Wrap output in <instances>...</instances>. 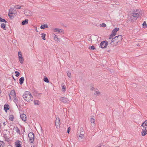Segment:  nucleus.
Here are the masks:
<instances>
[{
    "instance_id": "obj_33",
    "label": "nucleus",
    "mask_w": 147,
    "mask_h": 147,
    "mask_svg": "<svg viewBox=\"0 0 147 147\" xmlns=\"http://www.w3.org/2000/svg\"><path fill=\"white\" fill-rule=\"evenodd\" d=\"M15 73L16 74L15 75V76L16 77H18L19 76L20 74V73L18 71H15Z\"/></svg>"
},
{
    "instance_id": "obj_2",
    "label": "nucleus",
    "mask_w": 147,
    "mask_h": 147,
    "mask_svg": "<svg viewBox=\"0 0 147 147\" xmlns=\"http://www.w3.org/2000/svg\"><path fill=\"white\" fill-rule=\"evenodd\" d=\"M119 37V41H121L122 39V36L121 35H119L118 36H115L114 38H113L111 40V42L110 43L111 45V46L114 47L117 46L118 42V40H117V38Z\"/></svg>"
},
{
    "instance_id": "obj_23",
    "label": "nucleus",
    "mask_w": 147,
    "mask_h": 147,
    "mask_svg": "<svg viewBox=\"0 0 147 147\" xmlns=\"http://www.w3.org/2000/svg\"><path fill=\"white\" fill-rule=\"evenodd\" d=\"M15 129L16 132L19 134H20V131L18 128L17 127H16L15 128Z\"/></svg>"
},
{
    "instance_id": "obj_27",
    "label": "nucleus",
    "mask_w": 147,
    "mask_h": 147,
    "mask_svg": "<svg viewBox=\"0 0 147 147\" xmlns=\"http://www.w3.org/2000/svg\"><path fill=\"white\" fill-rule=\"evenodd\" d=\"M13 115H11L9 116V119L10 120L13 121Z\"/></svg>"
},
{
    "instance_id": "obj_46",
    "label": "nucleus",
    "mask_w": 147,
    "mask_h": 147,
    "mask_svg": "<svg viewBox=\"0 0 147 147\" xmlns=\"http://www.w3.org/2000/svg\"><path fill=\"white\" fill-rule=\"evenodd\" d=\"M119 37H118V38H117V40H118V42H119V41H119Z\"/></svg>"
},
{
    "instance_id": "obj_14",
    "label": "nucleus",
    "mask_w": 147,
    "mask_h": 147,
    "mask_svg": "<svg viewBox=\"0 0 147 147\" xmlns=\"http://www.w3.org/2000/svg\"><path fill=\"white\" fill-rule=\"evenodd\" d=\"M15 143L16 147H21V145L20 144V141L19 140H17Z\"/></svg>"
},
{
    "instance_id": "obj_1",
    "label": "nucleus",
    "mask_w": 147,
    "mask_h": 147,
    "mask_svg": "<svg viewBox=\"0 0 147 147\" xmlns=\"http://www.w3.org/2000/svg\"><path fill=\"white\" fill-rule=\"evenodd\" d=\"M23 98L27 102H30L32 101L33 98L31 93L28 91H26L23 95Z\"/></svg>"
},
{
    "instance_id": "obj_36",
    "label": "nucleus",
    "mask_w": 147,
    "mask_h": 147,
    "mask_svg": "<svg viewBox=\"0 0 147 147\" xmlns=\"http://www.w3.org/2000/svg\"><path fill=\"white\" fill-rule=\"evenodd\" d=\"M143 123H144V124L145 125V128H147V120H146Z\"/></svg>"
},
{
    "instance_id": "obj_15",
    "label": "nucleus",
    "mask_w": 147,
    "mask_h": 147,
    "mask_svg": "<svg viewBox=\"0 0 147 147\" xmlns=\"http://www.w3.org/2000/svg\"><path fill=\"white\" fill-rule=\"evenodd\" d=\"M24 80V77H22L19 79V83L20 85L23 84Z\"/></svg>"
},
{
    "instance_id": "obj_17",
    "label": "nucleus",
    "mask_w": 147,
    "mask_h": 147,
    "mask_svg": "<svg viewBox=\"0 0 147 147\" xmlns=\"http://www.w3.org/2000/svg\"><path fill=\"white\" fill-rule=\"evenodd\" d=\"M54 31L55 32L61 33L63 32L61 29L57 28H55Z\"/></svg>"
},
{
    "instance_id": "obj_3",
    "label": "nucleus",
    "mask_w": 147,
    "mask_h": 147,
    "mask_svg": "<svg viewBox=\"0 0 147 147\" xmlns=\"http://www.w3.org/2000/svg\"><path fill=\"white\" fill-rule=\"evenodd\" d=\"M141 15L142 13H140V10L138 9H137L136 11L132 13V16L136 19L139 18Z\"/></svg>"
},
{
    "instance_id": "obj_49",
    "label": "nucleus",
    "mask_w": 147,
    "mask_h": 147,
    "mask_svg": "<svg viewBox=\"0 0 147 147\" xmlns=\"http://www.w3.org/2000/svg\"><path fill=\"white\" fill-rule=\"evenodd\" d=\"M98 147H101L100 146H98Z\"/></svg>"
},
{
    "instance_id": "obj_21",
    "label": "nucleus",
    "mask_w": 147,
    "mask_h": 147,
    "mask_svg": "<svg viewBox=\"0 0 147 147\" xmlns=\"http://www.w3.org/2000/svg\"><path fill=\"white\" fill-rule=\"evenodd\" d=\"M46 34L44 33L41 34V37L42 39L43 40H46L45 36H46Z\"/></svg>"
},
{
    "instance_id": "obj_37",
    "label": "nucleus",
    "mask_w": 147,
    "mask_h": 147,
    "mask_svg": "<svg viewBox=\"0 0 147 147\" xmlns=\"http://www.w3.org/2000/svg\"><path fill=\"white\" fill-rule=\"evenodd\" d=\"M100 93V92L98 90L95 91V94L96 95H98Z\"/></svg>"
},
{
    "instance_id": "obj_19",
    "label": "nucleus",
    "mask_w": 147,
    "mask_h": 147,
    "mask_svg": "<svg viewBox=\"0 0 147 147\" xmlns=\"http://www.w3.org/2000/svg\"><path fill=\"white\" fill-rule=\"evenodd\" d=\"M9 12L8 13V14L9 17L10 19H12L13 18V17L11 15V14H13V12H11V13L9 12Z\"/></svg>"
},
{
    "instance_id": "obj_30",
    "label": "nucleus",
    "mask_w": 147,
    "mask_h": 147,
    "mask_svg": "<svg viewBox=\"0 0 147 147\" xmlns=\"http://www.w3.org/2000/svg\"><path fill=\"white\" fill-rule=\"evenodd\" d=\"M90 121L92 123H93L94 124L95 122V120L94 119L91 118L90 119Z\"/></svg>"
},
{
    "instance_id": "obj_25",
    "label": "nucleus",
    "mask_w": 147,
    "mask_h": 147,
    "mask_svg": "<svg viewBox=\"0 0 147 147\" xmlns=\"http://www.w3.org/2000/svg\"><path fill=\"white\" fill-rule=\"evenodd\" d=\"M54 38L55 41H57V42L59 41V40L58 36L57 35H55Z\"/></svg>"
},
{
    "instance_id": "obj_39",
    "label": "nucleus",
    "mask_w": 147,
    "mask_h": 147,
    "mask_svg": "<svg viewBox=\"0 0 147 147\" xmlns=\"http://www.w3.org/2000/svg\"><path fill=\"white\" fill-rule=\"evenodd\" d=\"M142 25L143 26H145L146 27L147 26V24H146V22L144 21Z\"/></svg>"
},
{
    "instance_id": "obj_22",
    "label": "nucleus",
    "mask_w": 147,
    "mask_h": 147,
    "mask_svg": "<svg viewBox=\"0 0 147 147\" xmlns=\"http://www.w3.org/2000/svg\"><path fill=\"white\" fill-rule=\"evenodd\" d=\"M14 99L13 100V101L16 103V105L17 107L18 108L17 105V103H18V100L17 98H16V96L15 98H13Z\"/></svg>"
},
{
    "instance_id": "obj_40",
    "label": "nucleus",
    "mask_w": 147,
    "mask_h": 147,
    "mask_svg": "<svg viewBox=\"0 0 147 147\" xmlns=\"http://www.w3.org/2000/svg\"><path fill=\"white\" fill-rule=\"evenodd\" d=\"M90 48L92 50H94L95 49V47L94 46L92 45L91 47H89V48Z\"/></svg>"
},
{
    "instance_id": "obj_31",
    "label": "nucleus",
    "mask_w": 147,
    "mask_h": 147,
    "mask_svg": "<svg viewBox=\"0 0 147 147\" xmlns=\"http://www.w3.org/2000/svg\"><path fill=\"white\" fill-rule=\"evenodd\" d=\"M21 6L17 5L14 6V7L16 9H21Z\"/></svg>"
},
{
    "instance_id": "obj_45",
    "label": "nucleus",
    "mask_w": 147,
    "mask_h": 147,
    "mask_svg": "<svg viewBox=\"0 0 147 147\" xmlns=\"http://www.w3.org/2000/svg\"><path fill=\"white\" fill-rule=\"evenodd\" d=\"M94 89V87H92V88H91V90H92V91H93Z\"/></svg>"
},
{
    "instance_id": "obj_50",
    "label": "nucleus",
    "mask_w": 147,
    "mask_h": 147,
    "mask_svg": "<svg viewBox=\"0 0 147 147\" xmlns=\"http://www.w3.org/2000/svg\"><path fill=\"white\" fill-rule=\"evenodd\" d=\"M31 147H32V146H31Z\"/></svg>"
},
{
    "instance_id": "obj_41",
    "label": "nucleus",
    "mask_w": 147,
    "mask_h": 147,
    "mask_svg": "<svg viewBox=\"0 0 147 147\" xmlns=\"http://www.w3.org/2000/svg\"><path fill=\"white\" fill-rule=\"evenodd\" d=\"M0 22H5V23H6L7 22V21L5 19H2L1 21Z\"/></svg>"
},
{
    "instance_id": "obj_8",
    "label": "nucleus",
    "mask_w": 147,
    "mask_h": 147,
    "mask_svg": "<svg viewBox=\"0 0 147 147\" xmlns=\"http://www.w3.org/2000/svg\"><path fill=\"white\" fill-rule=\"evenodd\" d=\"M20 117L23 121H25L26 120V116L25 114H23L20 115Z\"/></svg>"
},
{
    "instance_id": "obj_11",
    "label": "nucleus",
    "mask_w": 147,
    "mask_h": 147,
    "mask_svg": "<svg viewBox=\"0 0 147 147\" xmlns=\"http://www.w3.org/2000/svg\"><path fill=\"white\" fill-rule=\"evenodd\" d=\"M147 130L146 128H145L144 129H142V136H145L146 134H147Z\"/></svg>"
},
{
    "instance_id": "obj_28",
    "label": "nucleus",
    "mask_w": 147,
    "mask_h": 147,
    "mask_svg": "<svg viewBox=\"0 0 147 147\" xmlns=\"http://www.w3.org/2000/svg\"><path fill=\"white\" fill-rule=\"evenodd\" d=\"M34 102L35 105H39V101L37 100H34Z\"/></svg>"
},
{
    "instance_id": "obj_29",
    "label": "nucleus",
    "mask_w": 147,
    "mask_h": 147,
    "mask_svg": "<svg viewBox=\"0 0 147 147\" xmlns=\"http://www.w3.org/2000/svg\"><path fill=\"white\" fill-rule=\"evenodd\" d=\"M66 86L65 85H64L62 86V91L63 92H64L65 91Z\"/></svg>"
},
{
    "instance_id": "obj_26",
    "label": "nucleus",
    "mask_w": 147,
    "mask_h": 147,
    "mask_svg": "<svg viewBox=\"0 0 147 147\" xmlns=\"http://www.w3.org/2000/svg\"><path fill=\"white\" fill-rule=\"evenodd\" d=\"M115 34H114L112 33V34L109 36V39L110 40L112 38L113 39V37H114V36H115Z\"/></svg>"
},
{
    "instance_id": "obj_7",
    "label": "nucleus",
    "mask_w": 147,
    "mask_h": 147,
    "mask_svg": "<svg viewBox=\"0 0 147 147\" xmlns=\"http://www.w3.org/2000/svg\"><path fill=\"white\" fill-rule=\"evenodd\" d=\"M60 119L57 117L55 120V125L57 128L59 127L60 125Z\"/></svg>"
},
{
    "instance_id": "obj_13",
    "label": "nucleus",
    "mask_w": 147,
    "mask_h": 147,
    "mask_svg": "<svg viewBox=\"0 0 147 147\" xmlns=\"http://www.w3.org/2000/svg\"><path fill=\"white\" fill-rule=\"evenodd\" d=\"M9 105L8 104H5L4 105V110L6 111V112L8 110H9Z\"/></svg>"
},
{
    "instance_id": "obj_47",
    "label": "nucleus",
    "mask_w": 147,
    "mask_h": 147,
    "mask_svg": "<svg viewBox=\"0 0 147 147\" xmlns=\"http://www.w3.org/2000/svg\"><path fill=\"white\" fill-rule=\"evenodd\" d=\"M2 18H1V17H0V22H1V20H2Z\"/></svg>"
},
{
    "instance_id": "obj_32",
    "label": "nucleus",
    "mask_w": 147,
    "mask_h": 147,
    "mask_svg": "<svg viewBox=\"0 0 147 147\" xmlns=\"http://www.w3.org/2000/svg\"><path fill=\"white\" fill-rule=\"evenodd\" d=\"M44 81L47 82V83H49V81L47 78V77L45 78L44 79Z\"/></svg>"
},
{
    "instance_id": "obj_10",
    "label": "nucleus",
    "mask_w": 147,
    "mask_h": 147,
    "mask_svg": "<svg viewBox=\"0 0 147 147\" xmlns=\"http://www.w3.org/2000/svg\"><path fill=\"white\" fill-rule=\"evenodd\" d=\"M60 101L64 103L67 102L68 101L67 98L63 97L60 98Z\"/></svg>"
},
{
    "instance_id": "obj_38",
    "label": "nucleus",
    "mask_w": 147,
    "mask_h": 147,
    "mask_svg": "<svg viewBox=\"0 0 147 147\" xmlns=\"http://www.w3.org/2000/svg\"><path fill=\"white\" fill-rule=\"evenodd\" d=\"M106 26V24L104 23H102L101 25V26H102L103 27H105Z\"/></svg>"
},
{
    "instance_id": "obj_20",
    "label": "nucleus",
    "mask_w": 147,
    "mask_h": 147,
    "mask_svg": "<svg viewBox=\"0 0 147 147\" xmlns=\"http://www.w3.org/2000/svg\"><path fill=\"white\" fill-rule=\"evenodd\" d=\"M1 28L3 29L4 30H5L6 29V25L4 23H2L1 24Z\"/></svg>"
},
{
    "instance_id": "obj_16",
    "label": "nucleus",
    "mask_w": 147,
    "mask_h": 147,
    "mask_svg": "<svg viewBox=\"0 0 147 147\" xmlns=\"http://www.w3.org/2000/svg\"><path fill=\"white\" fill-rule=\"evenodd\" d=\"M28 19H26L23 20L22 22V25H26L28 23Z\"/></svg>"
},
{
    "instance_id": "obj_24",
    "label": "nucleus",
    "mask_w": 147,
    "mask_h": 147,
    "mask_svg": "<svg viewBox=\"0 0 147 147\" xmlns=\"http://www.w3.org/2000/svg\"><path fill=\"white\" fill-rule=\"evenodd\" d=\"M83 133V131H82V132H80V135H79L80 138L81 139H83V138L84 136Z\"/></svg>"
},
{
    "instance_id": "obj_9",
    "label": "nucleus",
    "mask_w": 147,
    "mask_h": 147,
    "mask_svg": "<svg viewBox=\"0 0 147 147\" xmlns=\"http://www.w3.org/2000/svg\"><path fill=\"white\" fill-rule=\"evenodd\" d=\"M9 95L12 96L13 98H15L16 96V94L15 91L14 90H11L10 92V93L9 94Z\"/></svg>"
},
{
    "instance_id": "obj_44",
    "label": "nucleus",
    "mask_w": 147,
    "mask_h": 147,
    "mask_svg": "<svg viewBox=\"0 0 147 147\" xmlns=\"http://www.w3.org/2000/svg\"><path fill=\"white\" fill-rule=\"evenodd\" d=\"M9 98L10 100H11V96L10 94L9 95Z\"/></svg>"
},
{
    "instance_id": "obj_42",
    "label": "nucleus",
    "mask_w": 147,
    "mask_h": 147,
    "mask_svg": "<svg viewBox=\"0 0 147 147\" xmlns=\"http://www.w3.org/2000/svg\"><path fill=\"white\" fill-rule=\"evenodd\" d=\"M70 127H69L68 128L67 130V132L68 133H69V131H70Z\"/></svg>"
},
{
    "instance_id": "obj_43",
    "label": "nucleus",
    "mask_w": 147,
    "mask_h": 147,
    "mask_svg": "<svg viewBox=\"0 0 147 147\" xmlns=\"http://www.w3.org/2000/svg\"><path fill=\"white\" fill-rule=\"evenodd\" d=\"M144 123H142V125H141V126H142V127H144L145 128V125H144Z\"/></svg>"
},
{
    "instance_id": "obj_18",
    "label": "nucleus",
    "mask_w": 147,
    "mask_h": 147,
    "mask_svg": "<svg viewBox=\"0 0 147 147\" xmlns=\"http://www.w3.org/2000/svg\"><path fill=\"white\" fill-rule=\"evenodd\" d=\"M40 28L41 29H44L48 28L47 25L46 24H44L43 25H42L40 26Z\"/></svg>"
},
{
    "instance_id": "obj_5",
    "label": "nucleus",
    "mask_w": 147,
    "mask_h": 147,
    "mask_svg": "<svg viewBox=\"0 0 147 147\" xmlns=\"http://www.w3.org/2000/svg\"><path fill=\"white\" fill-rule=\"evenodd\" d=\"M108 44V41L106 40H104L101 42L100 45V47L102 49L105 48L107 47Z\"/></svg>"
},
{
    "instance_id": "obj_4",
    "label": "nucleus",
    "mask_w": 147,
    "mask_h": 147,
    "mask_svg": "<svg viewBox=\"0 0 147 147\" xmlns=\"http://www.w3.org/2000/svg\"><path fill=\"white\" fill-rule=\"evenodd\" d=\"M28 137L29 138L30 142L32 143L34 140V133L32 132H30L28 135Z\"/></svg>"
},
{
    "instance_id": "obj_12",
    "label": "nucleus",
    "mask_w": 147,
    "mask_h": 147,
    "mask_svg": "<svg viewBox=\"0 0 147 147\" xmlns=\"http://www.w3.org/2000/svg\"><path fill=\"white\" fill-rule=\"evenodd\" d=\"M119 30V28H115L112 30V33L116 35L117 32Z\"/></svg>"
},
{
    "instance_id": "obj_34",
    "label": "nucleus",
    "mask_w": 147,
    "mask_h": 147,
    "mask_svg": "<svg viewBox=\"0 0 147 147\" xmlns=\"http://www.w3.org/2000/svg\"><path fill=\"white\" fill-rule=\"evenodd\" d=\"M4 143L3 141H0V147H3Z\"/></svg>"
},
{
    "instance_id": "obj_6",
    "label": "nucleus",
    "mask_w": 147,
    "mask_h": 147,
    "mask_svg": "<svg viewBox=\"0 0 147 147\" xmlns=\"http://www.w3.org/2000/svg\"><path fill=\"white\" fill-rule=\"evenodd\" d=\"M18 57L20 62L22 64H23L24 62V58L22 57V53L20 51H19L18 53Z\"/></svg>"
},
{
    "instance_id": "obj_48",
    "label": "nucleus",
    "mask_w": 147,
    "mask_h": 147,
    "mask_svg": "<svg viewBox=\"0 0 147 147\" xmlns=\"http://www.w3.org/2000/svg\"><path fill=\"white\" fill-rule=\"evenodd\" d=\"M1 90H0V94H1Z\"/></svg>"
},
{
    "instance_id": "obj_35",
    "label": "nucleus",
    "mask_w": 147,
    "mask_h": 147,
    "mask_svg": "<svg viewBox=\"0 0 147 147\" xmlns=\"http://www.w3.org/2000/svg\"><path fill=\"white\" fill-rule=\"evenodd\" d=\"M67 75L70 78L71 77V73L68 71L67 72Z\"/></svg>"
}]
</instances>
